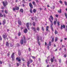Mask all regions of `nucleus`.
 <instances>
[{
    "mask_svg": "<svg viewBox=\"0 0 67 67\" xmlns=\"http://www.w3.org/2000/svg\"><path fill=\"white\" fill-rule=\"evenodd\" d=\"M5 13H6V14H7V13H8V11H7V10H5Z\"/></svg>",
    "mask_w": 67,
    "mask_h": 67,
    "instance_id": "obj_33",
    "label": "nucleus"
},
{
    "mask_svg": "<svg viewBox=\"0 0 67 67\" xmlns=\"http://www.w3.org/2000/svg\"><path fill=\"white\" fill-rule=\"evenodd\" d=\"M3 3L4 7H5L6 5H8V2H7V1H6L5 2H3Z\"/></svg>",
    "mask_w": 67,
    "mask_h": 67,
    "instance_id": "obj_2",
    "label": "nucleus"
},
{
    "mask_svg": "<svg viewBox=\"0 0 67 67\" xmlns=\"http://www.w3.org/2000/svg\"><path fill=\"white\" fill-rule=\"evenodd\" d=\"M49 67V65H47V67Z\"/></svg>",
    "mask_w": 67,
    "mask_h": 67,
    "instance_id": "obj_64",
    "label": "nucleus"
},
{
    "mask_svg": "<svg viewBox=\"0 0 67 67\" xmlns=\"http://www.w3.org/2000/svg\"><path fill=\"white\" fill-rule=\"evenodd\" d=\"M63 27L64 29H65V25H63H63H61L60 27L61 29H63Z\"/></svg>",
    "mask_w": 67,
    "mask_h": 67,
    "instance_id": "obj_6",
    "label": "nucleus"
},
{
    "mask_svg": "<svg viewBox=\"0 0 67 67\" xmlns=\"http://www.w3.org/2000/svg\"><path fill=\"white\" fill-rule=\"evenodd\" d=\"M16 10V9H15V8H13V11H15Z\"/></svg>",
    "mask_w": 67,
    "mask_h": 67,
    "instance_id": "obj_43",
    "label": "nucleus"
},
{
    "mask_svg": "<svg viewBox=\"0 0 67 67\" xmlns=\"http://www.w3.org/2000/svg\"><path fill=\"white\" fill-rule=\"evenodd\" d=\"M18 54L19 56H20L21 54V53L20 52V51H18Z\"/></svg>",
    "mask_w": 67,
    "mask_h": 67,
    "instance_id": "obj_25",
    "label": "nucleus"
},
{
    "mask_svg": "<svg viewBox=\"0 0 67 67\" xmlns=\"http://www.w3.org/2000/svg\"><path fill=\"white\" fill-rule=\"evenodd\" d=\"M64 57H66V54H65L64 55Z\"/></svg>",
    "mask_w": 67,
    "mask_h": 67,
    "instance_id": "obj_61",
    "label": "nucleus"
},
{
    "mask_svg": "<svg viewBox=\"0 0 67 67\" xmlns=\"http://www.w3.org/2000/svg\"><path fill=\"white\" fill-rule=\"evenodd\" d=\"M24 40H23L24 43H26V40L25 38V37H24Z\"/></svg>",
    "mask_w": 67,
    "mask_h": 67,
    "instance_id": "obj_7",
    "label": "nucleus"
},
{
    "mask_svg": "<svg viewBox=\"0 0 67 67\" xmlns=\"http://www.w3.org/2000/svg\"><path fill=\"white\" fill-rule=\"evenodd\" d=\"M50 60L51 62V63H53V62H54V60H53V58H51V59Z\"/></svg>",
    "mask_w": 67,
    "mask_h": 67,
    "instance_id": "obj_29",
    "label": "nucleus"
},
{
    "mask_svg": "<svg viewBox=\"0 0 67 67\" xmlns=\"http://www.w3.org/2000/svg\"><path fill=\"white\" fill-rule=\"evenodd\" d=\"M33 11L34 13H35L36 12V10L35 9H34L33 10Z\"/></svg>",
    "mask_w": 67,
    "mask_h": 67,
    "instance_id": "obj_24",
    "label": "nucleus"
},
{
    "mask_svg": "<svg viewBox=\"0 0 67 67\" xmlns=\"http://www.w3.org/2000/svg\"><path fill=\"white\" fill-rule=\"evenodd\" d=\"M53 9H55V6H53Z\"/></svg>",
    "mask_w": 67,
    "mask_h": 67,
    "instance_id": "obj_62",
    "label": "nucleus"
},
{
    "mask_svg": "<svg viewBox=\"0 0 67 67\" xmlns=\"http://www.w3.org/2000/svg\"><path fill=\"white\" fill-rule=\"evenodd\" d=\"M30 12L31 13H32V9H30Z\"/></svg>",
    "mask_w": 67,
    "mask_h": 67,
    "instance_id": "obj_45",
    "label": "nucleus"
},
{
    "mask_svg": "<svg viewBox=\"0 0 67 67\" xmlns=\"http://www.w3.org/2000/svg\"><path fill=\"white\" fill-rule=\"evenodd\" d=\"M2 64V62L0 60V64Z\"/></svg>",
    "mask_w": 67,
    "mask_h": 67,
    "instance_id": "obj_49",
    "label": "nucleus"
},
{
    "mask_svg": "<svg viewBox=\"0 0 67 67\" xmlns=\"http://www.w3.org/2000/svg\"><path fill=\"white\" fill-rule=\"evenodd\" d=\"M59 61L60 63H61V59H59Z\"/></svg>",
    "mask_w": 67,
    "mask_h": 67,
    "instance_id": "obj_48",
    "label": "nucleus"
},
{
    "mask_svg": "<svg viewBox=\"0 0 67 67\" xmlns=\"http://www.w3.org/2000/svg\"><path fill=\"white\" fill-rule=\"evenodd\" d=\"M48 28H49V27L48 26H47L46 28V31H48Z\"/></svg>",
    "mask_w": 67,
    "mask_h": 67,
    "instance_id": "obj_26",
    "label": "nucleus"
},
{
    "mask_svg": "<svg viewBox=\"0 0 67 67\" xmlns=\"http://www.w3.org/2000/svg\"><path fill=\"white\" fill-rule=\"evenodd\" d=\"M31 19L32 20H34V17H32L31 18Z\"/></svg>",
    "mask_w": 67,
    "mask_h": 67,
    "instance_id": "obj_59",
    "label": "nucleus"
},
{
    "mask_svg": "<svg viewBox=\"0 0 67 67\" xmlns=\"http://www.w3.org/2000/svg\"><path fill=\"white\" fill-rule=\"evenodd\" d=\"M22 59L23 61H24V58H22Z\"/></svg>",
    "mask_w": 67,
    "mask_h": 67,
    "instance_id": "obj_56",
    "label": "nucleus"
},
{
    "mask_svg": "<svg viewBox=\"0 0 67 67\" xmlns=\"http://www.w3.org/2000/svg\"><path fill=\"white\" fill-rule=\"evenodd\" d=\"M37 30H38V31H39V30H40V28H39V27H37Z\"/></svg>",
    "mask_w": 67,
    "mask_h": 67,
    "instance_id": "obj_46",
    "label": "nucleus"
},
{
    "mask_svg": "<svg viewBox=\"0 0 67 67\" xmlns=\"http://www.w3.org/2000/svg\"><path fill=\"white\" fill-rule=\"evenodd\" d=\"M29 52H30L31 51V49H30V48H29Z\"/></svg>",
    "mask_w": 67,
    "mask_h": 67,
    "instance_id": "obj_55",
    "label": "nucleus"
},
{
    "mask_svg": "<svg viewBox=\"0 0 67 67\" xmlns=\"http://www.w3.org/2000/svg\"><path fill=\"white\" fill-rule=\"evenodd\" d=\"M26 26L27 27L28 29L30 30V28H29V23H28L26 24Z\"/></svg>",
    "mask_w": 67,
    "mask_h": 67,
    "instance_id": "obj_4",
    "label": "nucleus"
},
{
    "mask_svg": "<svg viewBox=\"0 0 67 67\" xmlns=\"http://www.w3.org/2000/svg\"><path fill=\"white\" fill-rule=\"evenodd\" d=\"M11 58H12L13 61H14V53H13L11 55Z\"/></svg>",
    "mask_w": 67,
    "mask_h": 67,
    "instance_id": "obj_1",
    "label": "nucleus"
},
{
    "mask_svg": "<svg viewBox=\"0 0 67 67\" xmlns=\"http://www.w3.org/2000/svg\"><path fill=\"white\" fill-rule=\"evenodd\" d=\"M50 18L52 20V21H53V20H54V18H53V16L52 15H51V16H50Z\"/></svg>",
    "mask_w": 67,
    "mask_h": 67,
    "instance_id": "obj_12",
    "label": "nucleus"
},
{
    "mask_svg": "<svg viewBox=\"0 0 67 67\" xmlns=\"http://www.w3.org/2000/svg\"><path fill=\"white\" fill-rule=\"evenodd\" d=\"M10 47H13V44H12V43L10 44Z\"/></svg>",
    "mask_w": 67,
    "mask_h": 67,
    "instance_id": "obj_38",
    "label": "nucleus"
},
{
    "mask_svg": "<svg viewBox=\"0 0 67 67\" xmlns=\"http://www.w3.org/2000/svg\"><path fill=\"white\" fill-rule=\"evenodd\" d=\"M51 43H52V42L49 41V46H51Z\"/></svg>",
    "mask_w": 67,
    "mask_h": 67,
    "instance_id": "obj_41",
    "label": "nucleus"
},
{
    "mask_svg": "<svg viewBox=\"0 0 67 67\" xmlns=\"http://www.w3.org/2000/svg\"><path fill=\"white\" fill-rule=\"evenodd\" d=\"M33 25L34 26H35V23L34 22H33Z\"/></svg>",
    "mask_w": 67,
    "mask_h": 67,
    "instance_id": "obj_42",
    "label": "nucleus"
},
{
    "mask_svg": "<svg viewBox=\"0 0 67 67\" xmlns=\"http://www.w3.org/2000/svg\"><path fill=\"white\" fill-rule=\"evenodd\" d=\"M55 16L56 18H58V15L57 14L56 15H55Z\"/></svg>",
    "mask_w": 67,
    "mask_h": 67,
    "instance_id": "obj_44",
    "label": "nucleus"
},
{
    "mask_svg": "<svg viewBox=\"0 0 67 67\" xmlns=\"http://www.w3.org/2000/svg\"><path fill=\"white\" fill-rule=\"evenodd\" d=\"M32 30H34V31H36V29H35V28L34 27H32Z\"/></svg>",
    "mask_w": 67,
    "mask_h": 67,
    "instance_id": "obj_22",
    "label": "nucleus"
},
{
    "mask_svg": "<svg viewBox=\"0 0 67 67\" xmlns=\"http://www.w3.org/2000/svg\"><path fill=\"white\" fill-rule=\"evenodd\" d=\"M10 52H8V53L7 54L8 56H10Z\"/></svg>",
    "mask_w": 67,
    "mask_h": 67,
    "instance_id": "obj_31",
    "label": "nucleus"
},
{
    "mask_svg": "<svg viewBox=\"0 0 67 67\" xmlns=\"http://www.w3.org/2000/svg\"><path fill=\"white\" fill-rule=\"evenodd\" d=\"M16 60H17L18 62H20L21 61V60H20V58H16Z\"/></svg>",
    "mask_w": 67,
    "mask_h": 67,
    "instance_id": "obj_10",
    "label": "nucleus"
},
{
    "mask_svg": "<svg viewBox=\"0 0 67 67\" xmlns=\"http://www.w3.org/2000/svg\"><path fill=\"white\" fill-rule=\"evenodd\" d=\"M47 48L48 49H49V45L48 44L47 45Z\"/></svg>",
    "mask_w": 67,
    "mask_h": 67,
    "instance_id": "obj_51",
    "label": "nucleus"
},
{
    "mask_svg": "<svg viewBox=\"0 0 67 67\" xmlns=\"http://www.w3.org/2000/svg\"><path fill=\"white\" fill-rule=\"evenodd\" d=\"M17 66H19V64L18 63H17Z\"/></svg>",
    "mask_w": 67,
    "mask_h": 67,
    "instance_id": "obj_53",
    "label": "nucleus"
},
{
    "mask_svg": "<svg viewBox=\"0 0 67 67\" xmlns=\"http://www.w3.org/2000/svg\"><path fill=\"white\" fill-rule=\"evenodd\" d=\"M54 38L53 37L51 40L52 42H54Z\"/></svg>",
    "mask_w": 67,
    "mask_h": 67,
    "instance_id": "obj_27",
    "label": "nucleus"
},
{
    "mask_svg": "<svg viewBox=\"0 0 67 67\" xmlns=\"http://www.w3.org/2000/svg\"><path fill=\"white\" fill-rule=\"evenodd\" d=\"M29 61L30 62V63H32L33 62V60L31 59H30L29 60Z\"/></svg>",
    "mask_w": 67,
    "mask_h": 67,
    "instance_id": "obj_34",
    "label": "nucleus"
},
{
    "mask_svg": "<svg viewBox=\"0 0 67 67\" xmlns=\"http://www.w3.org/2000/svg\"><path fill=\"white\" fill-rule=\"evenodd\" d=\"M32 57L34 59H35V57H34V56H32Z\"/></svg>",
    "mask_w": 67,
    "mask_h": 67,
    "instance_id": "obj_50",
    "label": "nucleus"
},
{
    "mask_svg": "<svg viewBox=\"0 0 67 67\" xmlns=\"http://www.w3.org/2000/svg\"><path fill=\"white\" fill-rule=\"evenodd\" d=\"M6 45L7 46H9V43H8V42H6Z\"/></svg>",
    "mask_w": 67,
    "mask_h": 67,
    "instance_id": "obj_18",
    "label": "nucleus"
},
{
    "mask_svg": "<svg viewBox=\"0 0 67 67\" xmlns=\"http://www.w3.org/2000/svg\"><path fill=\"white\" fill-rule=\"evenodd\" d=\"M27 66L28 67H29V65H30V62L29 61H27Z\"/></svg>",
    "mask_w": 67,
    "mask_h": 67,
    "instance_id": "obj_13",
    "label": "nucleus"
},
{
    "mask_svg": "<svg viewBox=\"0 0 67 67\" xmlns=\"http://www.w3.org/2000/svg\"><path fill=\"white\" fill-rule=\"evenodd\" d=\"M0 40H2V38H1V36H0Z\"/></svg>",
    "mask_w": 67,
    "mask_h": 67,
    "instance_id": "obj_58",
    "label": "nucleus"
},
{
    "mask_svg": "<svg viewBox=\"0 0 67 67\" xmlns=\"http://www.w3.org/2000/svg\"><path fill=\"white\" fill-rule=\"evenodd\" d=\"M59 2L60 3H61V4H63V2H62V1L60 0L59 1Z\"/></svg>",
    "mask_w": 67,
    "mask_h": 67,
    "instance_id": "obj_39",
    "label": "nucleus"
},
{
    "mask_svg": "<svg viewBox=\"0 0 67 67\" xmlns=\"http://www.w3.org/2000/svg\"><path fill=\"white\" fill-rule=\"evenodd\" d=\"M53 23L54 25H56V23H57L56 22V21H54L53 22Z\"/></svg>",
    "mask_w": 67,
    "mask_h": 67,
    "instance_id": "obj_32",
    "label": "nucleus"
},
{
    "mask_svg": "<svg viewBox=\"0 0 67 67\" xmlns=\"http://www.w3.org/2000/svg\"><path fill=\"white\" fill-rule=\"evenodd\" d=\"M29 5L31 8V9H33V5H32V4L31 3H29Z\"/></svg>",
    "mask_w": 67,
    "mask_h": 67,
    "instance_id": "obj_5",
    "label": "nucleus"
},
{
    "mask_svg": "<svg viewBox=\"0 0 67 67\" xmlns=\"http://www.w3.org/2000/svg\"><path fill=\"white\" fill-rule=\"evenodd\" d=\"M20 35H21V33L19 32L18 33V36H20Z\"/></svg>",
    "mask_w": 67,
    "mask_h": 67,
    "instance_id": "obj_47",
    "label": "nucleus"
},
{
    "mask_svg": "<svg viewBox=\"0 0 67 67\" xmlns=\"http://www.w3.org/2000/svg\"><path fill=\"white\" fill-rule=\"evenodd\" d=\"M54 33L55 34H57V33H58V31H56V30H55V31L54 32Z\"/></svg>",
    "mask_w": 67,
    "mask_h": 67,
    "instance_id": "obj_21",
    "label": "nucleus"
},
{
    "mask_svg": "<svg viewBox=\"0 0 67 67\" xmlns=\"http://www.w3.org/2000/svg\"><path fill=\"white\" fill-rule=\"evenodd\" d=\"M64 3L65 5H67V2H66L65 1L64 2Z\"/></svg>",
    "mask_w": 67,
    "mask_h": 67,
    "instance_id": "obj_37",
    "label": "nucleus"
},
{
    "mask_svg": "<svg viewBox=\"0 0 67 67\" xmlns=\"http://www.w3.org/2000/svg\"><path fill=\"white\" fill-rule=\"evenodd\" d=\"M51 30H52V31H54V29H53V27L51 26Z\"/></svg>",
    "mask_w": 67,
    "mask_h": 67,
    "instance_id": "obj_40",
    "label": "nucleus"
},
{
    "mask_svg": "<svg viewBox=\"0 0 67 67\" xmlns=\"http://www.w3.org/2000/svg\"><path fill=\"white\" fill-rule=\"evenodd\" d=\"M18 22L19 25H21V24L22 23V22H21V21L20 20H18Z\"/></svg>",
    "mask_w": 67,
    "mask_h": 67,
    "instance_id": "obj_14",
    "label": "nucleus"
},
{
    "mask_svg": "<svg viewBox=\"0 0 67 67\" xmlns=\"http://www.w3.org/2000/svg\"><path fill=\"white\" fill-rule=\"evenodd\" d=\"M46 63H48V60H47L46 59Z\"/></svg>",
    "mask_w": 67,
    "mask_h": 67,
    "instance_id": "obj_54",
    "label": "nucleus"
},
{
    "mask_svg": "<svg viewBox=\"0 0 67 67\" xmlns=\"http://www.w3.org/2000/svg\"><path fill=\"white\" fill-rule=\"evenodd\" d=\"M0 17H3V15L1 13H0Z\"/></svg>",
    "mask_w": 67,
    "mask_h": 67,
    "instance_id": "obj_35",
    "label": "nucleus"
},
{
    "mask_svg": "<svg viewBox=\"0 0 67 67\" xmlns=\"http://www.w3.org/2000/svg\"><path fill=\"white\" fill-rule=\"evenodd\" d=\"M36 2H38V0H36Z\"/></svg>",
    "mask_w": 67,
    "mask_h": 67,
    "instance_id": "obj_57",
    "label": "nucleus"
},
{
    "mask_svg": "<svg viewBox=\"0 0 67 67\" xmlns=\"http://www.w3.org/2000/svg\"><path fill=\"white\" fill-rule=\"evenodd\" d=\"M49 21L50 22H51V26H52V25H53V21H52V20L51 19V18H49Z\"/></svg>",
    "mask_w": 67,
    "mask_h": 67,
    "instance_id": "obj_3",
    "label": "nucleus"
},
{
    "mask_svg": "<svg viewBox=\"0 0 67 67\" xmlns=\"http://www.w3.org/2000/svg\"><path fill=\"white\" fill-rule=\"evenodd\" d=\"M42 30H43V31H44V28L43 27H42Z\"/></svg>",
    "mask_w": 67,
    "mask_h": 67,
    "instance_id": "obj_52",
    "label": "nucleus"
},
{
    "mask_svg": "<svg viewBox=\"0 0 67 67\" xmlns=\"http://www.w3.org/2000/svg\"><path fill=\"white\" fill-rule=\"evenodd\" d=\"M37 40L38 41H39L40 40V38H39V36H37Z\"/></svg>",
    "mask_w": 67,
    "mask_h": 67,
    "instance_id": "obj_17",
    "label": "nucleus"
},
{
    "mask_svg": "<svg viewBox=\"0 0 67 67\" xmlns=\"http://www.w3.org/2000/svg\"><path fill=\"white\" fill-rule=\"evenodd\" d=\"M58 40V38H57V37H56L55 39V41L56 42V41H57Z\"/></svg>",
    "mask_w": 67,
    "mask_h": 67,
    "instance_id": "obj_30",
    "label": "nucleus"
},
{
    "mask_svg": "<svg viewBox=\"0 0 67 67\" xmlns=\"http://www.w3.org/2000/svg\"><path fill=\"white\" fill-rule=\"evenodd\" d=\"M37 42H38V44L39 46H40V45H41V44L40 43V42L39 41H38Z\"/></svg>",
    "mask_w": 67,
    "mask_h": 67,
    "instance_id": "obj_28",
    "label": "nucleus"
},
{
    "mask_svg": "<svg viewBox=\"0 0 67 67\" xmlns=\"http://www.w3.org/2000/svg\"><path fill=\"white\" fill-rule=\"evenodd\" d=\"M5 19H4L3 20V25H4V24H5Z\"/></svg>",
    "mask_w": 67,
    "mask_h": 67,
    "instance_id": "obj_15",
    "label": "nucleus"
},
{
    "mask_svg": "<svg viewBox=\"0 0 67 67\" xmlns=\"http://www.w3.org/2000/svg\"><path fill=\"white\" fill-rule=\"evenodd\" d=\"M23 1L24 3H25V1H24V0H23Z\"/></svg>",
    "mask_w": 67,
    "mask_h": 67,
    "instance_id": "obj_60",
    "label": "nucleus"
},
{
    "mask_svg": "<svg viewBox=\"0 0 67 67\" xmlns=\"http://www.w3.org/2000/svg\"><path fill=\"white\" fill-rule=\"evenodd\" d=\"M32 4H33V5H35L36 7L37 5H36L35 4V2H32Z\"/></svg>",
    "mask_w": 67,
    "mask_h": 67,
    "instance_id": "obj_19",
    "label": "nucleus"
},
{
    "mask_svg": "<svg viewBox=\"0 0 67 67\" xmlns=\"http://www.w3.org/2000/svg\"><path fill=\"white\" fill-rule=\"evenodd\" d=\"M3 38L4 39H5V37L7 38V36H5V35H3Z\"/></svg>",
    "mask_w": 67,
    "mask_h": 67,
    "instance_id": "obj_11",
    "label": "nucleus"
},
{
    "mask_svg": "<svg viewBox=\"0 0 67 67\" xmlns=\"http://www.w3.org/2000/svg\"><path fill=\"white\" fill-rule=\"evenodd\" d=\"M20 12H21V13H23V9H21L20 10Z\"/></svg>",
    "mask_w": 67,
    "mask_h": 67,
    "instance_id": "obj_16",
    "label": "nucleus"
},
{
    "mask_svg": "<svg viewBox=\"0 0 67 67\" xmlns=\"http://www.w3.org/2000/svg\"><path fill=\"white\" fill-rule=\"evenodd\" d=\"M15 8L16 9V10L17 11L19 10V7H18L17 6H16L15 7Z\"/></svg>",
    "mask_w": 67,
    "mask_h": 67,
    "instance_id": "obj_8",
    "label": "nucleus"
},
{
    "mask_svg": "<svg viewBox=\"0 0 67 67\" xmlns=\"http://www.w3.org/2000/svg\"><path fill=\"white\" fill-rule=\"evenodd\" d=\"M20 43L21 45H23V40H21L20 41Z\"/></svg>",
    "mask_w": 67,
    "mask_h": 67,
    "instance_id": "obj_9",
    "label": "nucleus"
},
{
    "mask_svg": "<svg viewBox=\"0 0 67 67\" xmlns=\"http://www.w3.org/2000/svg\"><path fill=\"white\" fill-rule=\"evenodd\" d=\"M24 33H26L27 32V29H26L24 30Z\"/></svg>",
    "mask_w": 67,
    "mask_h": 67,
    "instance_id": "obj_20",
    "label": "nucleus"
},
{
    "mask_svg": "<svg viewBox=\"0 0 67 67\" xmlns=\"http://www.w3.org/2000/svg\"><path fill=\"white\" fill-rule=\"evenodd\" d=\"M57 25L58 26H59L60 25V24H59V23L58 22L57 23Z\"/></svg>",
    "mask_w": 67,
    "mask_h": 67,
    "instance_id": "obj_36",
    "label": "nucleus"
},
{
    "mask_svg": "<svg viewBox=\"0 0 67 67\" xmlns=\"http://www.w3.org/2000/svg\"><path fill=\"white\" fill-rule=\"evenodd\" d=\"M45 45H47V43L45 42Z\"/></svg>",
    "mask_w": 67,
    "mask_h": 67,
    "instance_id": "obj_63",
    "label": "nucleus"
},
{
    "mask_svg": "<svg viewBox=\"0 0 67 67\" xmlns=\"http://www.w3.org/2000/svg\"><path fill=\"white\" fill-rule=\"evenodd\" d=\"M58 13H62V10L60 9L59 10H58Z\"/></svg>",
    "mask_w": 67,
    "mask_h": 67,
    "instance_id": "obj_23",
    "label": "nucleus"
}]
</instances>
